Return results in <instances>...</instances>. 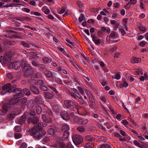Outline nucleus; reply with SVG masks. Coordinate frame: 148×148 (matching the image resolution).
Masks as SVG:
<instances>
[{"mask_svg":"<svg viewBox=\"0 0 148 148\" xmlns=\"http://www.w3.org/2000/svg\"><path fill=\"white\" fill-rule=\"evenodd\" d=\"M31 132L33 134V137L37 139L41 138L45 134V132L42 129L39 128L37 125H34L32 128Z\"/></svg>","mask_w":148,"mask_h":148,"instance_id":"f257e3e1","label":"nucleus"},{"mask_svg":"<svg viewBox=\"0 0 148 148\" xmlns=\"http://www.w3.org/2000/svg\"><path fill=\"white\" fill-rule=\"evenodd\" d=\"M67 92L69 96L72 97V98L74 99L80 104H82L85 102L82 99V97L79 93L78 91L76 89H74V92L69 90H68Z\"/></svg>","mask_w":148,"mask_h":148,"instance_id":"f03ea898","label":"nucleus"},{"mask_svg":"<svg viewBox=\"0 0 148 148\" xmlns=\"http://www.w3.org/2000/svg\"><path fill=\"white\" fill-rule=\"evenodd\" d=\"M14 94L13 95L14 98L10 100V103H12L14 101H16L24 96L23 90L20 88L15 89L14 90Z\"/></svg>","mask_w":148,"mask_h":148,"instance_id":"7ed1b4c3","label":"nucleus"},{"mask_svg":"<svg viewBox=\"0 0 148 148\" xmlns=\"http://www.w3.org/2000/svg\"><path fill=\"white\" fill-rule=\"evenodd\" d=\"M11 56L12 53L11 52H6L3 56L0 57V61L2 64H7L10 62Z\"/></svg>","mask_w":148,"mask_h":148,"instance_id":"20e7f679","label":"nucleus"},{"mask_svg":"<svg viewBox=\"0 0 148 148\" xmlns=\"http://www.w3.org/2000/svg\"><path fill=\"white\" fill-rule=\"evenodd\" d=\"M62 131L64 132L62 138L64 140H66L68 138L69 135L70 133L69 131V128L67 125L65 124L62 126Z\"/></svg>","mask_w":148,"mask_h":148,"instance_id":"39448f33","label":"nucleus"},{"mask_svg":"<svg viewBox=\"0 0 148 148\" xmlns=\"http://www.w3.org/2000/svg\"><path fill=\"white\" fill-rule=\"evenodd\" d=\"M72 138L73 142L75 145H78L81 143L83 139L82 136L76 134L73 136Z\"/></svg>","mask_w":148,"mask_h":148,"instance_id":"423d86ee","label":"nucleus"},{"mask_svg":"<svg viewBox=\"0 0 148 148\" xmlns=\"http://www.w3.org/2000/svg\"><path fill=\"white\" fill-rule=\"evenodd\" d=\"M77 112L80 115L86 116L88 115L89 113L84 108L78 106L77 108Z\"/></svg>","mask_w":148,"mask_h":148,"instance_id":"0eeeda50","label":"nucleus"},{"mask_svg":"<svg viewBox=\"0 0 148 148\" xmlns=\"http://www.w3.org/2000/svg\"><path fill=\"white\" fill-rule=\"evenodd\" d=\"M65 106L70 110H72L74 108V103L72 101L69 100H66L64 101Z\"/></svg>","mask_w":148,"mask_h":148,"instance_id":"6e6552de","label":"nucleus"},{"mask_svg":"<svg viewBox=\"0 0 148 148\" xmlns=\"http://www.w3.org/2000/svg\"><path fill=\"white\" fill-rule=\"evenodd\" d=\"M60 115L61 117L65 120H69L70 117L67 112L65 111H62L60 112Z\"/></svg>","mask_w":148,"mask_h":148,"instance_id":"1a4fd4ad","label":"nucleus"},{"mask_svg":"<svg viewBox=\"0 0 148 148\" xmlns=\"http://www.w3.org/2000/svg\"><path fill=\"white\" fill-rule=\"evenodd\" d=\"M14 104H13V103H10V101L9 103H4L2 106L3 110L5 111V112H7L8 111V109L10 107H11L12 105H13Z\"/></svg>","mask_w":148,"mask_h":148,"instance_id":"9d476101","label":"nucleus"},{"mask_svg":"<svg viewBox=\"0 0 148 148\" xmlns=\"http://www.w3.org/2000/svg\"><path fill=\"white\" fill-rule=\"evenodd\" d=\"M57 139V141L59 143V147L60 148H64L65 147V145L64 143L63 142H62V140H65L62 138V137H58L57 136V138H56Z\"/></svg>","mask_w":148,"mask_h":148,"instance_id":"9b49d317","label":"nucleus"},{"mask_svg":"<svg viewBox=\"0 0 148 148\" xmlns=\"http://www.w3.org/2000/svg\"><path fill=\"white\" fill-rule=\"evenodd\" d=\"M23 67V71L27 74L29 73L32 69V67L29 64H27L26 65L24 66Z\"/></svg>","mask_w":148,"mask_h":148,"instance_id":"f8f14e48","label":"nucleus"},{"mask_svg":"<svg viewBox=\"0 0 148 148\" xmlns=\"http://www.w3.org/2000/svg\"><path fill=\"white\" fill-rule=\"evenodd\" d=\"M29 121H27V122L28 123H32L36 124V125L37 126V124L38 123H39V119L38 117L37 116H35L33 118L30 119Z\"/></svg>","mask_w":148,"mask_h":148,"instance_id":"ddd939ff","label":"nucleus"},{"mask_svg":"<svg viewBox=\"0 0 148 148\" xmlns=\"http://www.w3.org/2000/svg\"><path fill=\"white\" fill-rule=\"evenodd\" d=\"M27 101V98L26 97H24L21 99H18L14 101L12 103H13L15 104L16 103H21L20 104H26V102Z\"/></svg>","mask_w":148,"mask_h":148,"instance_id":"4468645a","label":"nucleus"},{"mask_svg":"<svg viewBox=\"0 0 148 148\" xmlns=\"http://www.w3.org/2000/svg\"><path fill=\"white\" fill-rule=\"evenodd\" d=\"M10 85L11 84L8 83L4 85L2 87V89L3 91L2 92V93H3V95L4 94L7 92H8V90L9 87L10 86Z\"/></svg>","mask_w":148,"mask_h":148,"instance_id":"2eb2a0df","label":"nucleus"},{"mask_svg":"<svg viewBox=\"0 0 148 148\" xmlns=\"http://www.w3.org/2000/svg\"><path fill=\"white\" fill-rule=\"evenodd\" d=\"M85 93L86 95L89 97L90 100L92 102H93L95 101V99L93 98V96L91 94L90 92L88 89H85Z\"/></svg>","mask_w":148,"mask_h":148,"instance_id":"dca6fc26","label":"nucleus"},{"mask_svg":"<svg viewBox=\"0 0 148 148\" xmlns=\"http://www.w3.org/2000/svg\"><path fill=\"white\" fill-rule=\"evenodd\" d=\"M30 89L31 91L35 94L38 95L40 93L38 89L34 86H31L30 87Z\"/></svg>","mask_w":148,"mask_h":148,"instance_id":"f3484780","label":"nucleus"},{"mask_svg":"<svg viewBox=\"0 0 148 148\" xmlns=\"http://www.w3.org/2000/svg\"><path fill=\"white\" fill-rule=\"evenodd\" d=\"M92 41L94 42L95 44L99 45L101 43V40L97 38V37L95 36H92Z\"/></svg>","mask_w":148,"mask_h":148,"instance_id":"a211bd4d","label":"nucleus"},{"mask_svg":"<svg viewBox=\"0 0 148 148\" xmlns=\"http://www.w3.org/2000/svg\"><path fill=\"white\" fill-rule=\"evenodd\" d=\"M21 66V63L20 62H15L12 64L13 68L15 69H17L20 68Z\"/></svg>","mask_w":148,"mask_h":148,"instance_id":"6ab92c4d","label":"nucleus"},{"mask_svg":"<svg viewBox=\"0 0 148 148\" xmlns=\"http://www.w3.org/2000/svg\"><path fill=\"white\" fill-rule=\"evenodd\" d=\"M114 136L116 137H119V140L121 141H126L127 139L126 138L124 137L123 138H121V136L119 133L117 132H115L114 133Z\"/></svg>","mask_w":148,"mask_h":148,"instance_id":"aec40b11","label":"nucleus"},{"mask_svg":"<svg viewBox=\"0 0 148 148\" xmlns=\"http://www.w3.org/2000/svg\"><path fill=\"white\" fill-rule=\"evenodd\" d=\"M141 61V59L139 58H136L134 57L132 58L131 60V62L132 63H137L140 62Z\"/></svg>","mask_w":148,"mask_h":148,"instance_id":"412c9836","label":"nucleus"},{"mask_svg":"<svg viewBox=\"0 0 148 148\" xmlns=\"http://www.w3.org/2000/svg\"><path fill=\"white\" fill-rule=\"evenodd\" d=\"M26 120V117L25 115L22 116L19 119V123L20 124H22L25 123Z\"/></svg>","mask_w":148,"mask_h":148,"instance_id":"4be33fe9","label":"nucleus"},{"mask_svg":"<svg viewBox=\"0 0 148 148\" xmlns=\"http://www.w3.org/2000/svg\"><path fill=\"white\" fill-rule=\"evenodd\" d=\"M76 129L77 131L81 133L84 132L85 131V128L83 126H78Z\"/></svg>","mask_w":148,"mask_h":148,"instance_id":"5701e85b","label":"nucleus"},{"mask_svg":"<svg viewBox=\"0 0 148 148\" xmlns=\"http://www.w3.org/2000/svg\"><path fill=\"white\" fill-rule=\"evenodd\" d=\"M35 101L38 104H42L43 102L42 99L40 96H38L36 98Z\"/></svg>","mask_w":148,"mask_h":148,"instance_id":"b1692460","label":"nucleus"},{"mask_svg":"<svg viewBox=\"0 0 148 148\" xmlns=\"http://www.w3.org/2000/svg\"><path fill=\"white\" fill-rule=\"evenodd\" d=\"M85 139L88 141H89L91 142L94 141L95 140V138L92 137L90 135H88L85 136Z\"/></svg>","mask_w":148,"mask_h":148,"instance_id":"393cba45","label":"nucleus"},{"mask_svg":"<svg viewBox=\"0 0 148 148\" xmlns=\"http://www.w3.org/2000/svg\"><path fill=\"white\" fill-rule=\"evenodd\" d=\"M16 86L15 85H13L12 86L11 85L9 87L8 90V92H14V90H15Z\"/></svg>","mask_w":148,"mask_h":148,"instance_id":"a878e982","label":"nucleus"},{"mask_svg":"<svg viewBox=\"0 0 148 148\" xmlns=\"http://www.w3.org/2000/svg\"><path fill=\"white\" fill-rule=\"evenodd\" d=\"M134 144L136 146L140 148H144V146L142 145L139 142L136 140H134L133 141Z\"/></svg>","mask_w":148,"mask_h":148,"instance_id":"bb28decb","label":"nucleus"},{"mask_svg":"<svg viewBox=\"0 0 148 148\" xmlns=\"http://www.w3.org/2000/svg\"><path fill=\"white\" fill-rule=\"evenodd\" d=\"M21 111L19 108H16L13 110L14 113L15 115H17L21 113Z\"/></svg>","mask_w":148,"mask_h":148,"instance_id":"cd10ccee","label":"nucleus"},{"mask_svg":"<svg viewBox=\"0 0 148 148\" xmlns=\"http://www.w3.org/2000/svg\"><path fill=\"white\" fill-rule=\"evenodd\" d=\"M101 148H111V146L109 143H105L101 145L100 146Z\"/></svg>","mask_w":148,"mask_h":148,"instance_id":"c85d7f7f","label":"nucleus"},{"mask_svg":"<svg viewBox=\"0 0 148 148\" xmlns=\"http://www.w3.org/2000/svg\"><path fill=\"white\" fill-rule=\"evenodd\" d=\"M42 60L44 63L47 62L49 63L51 62V59L47 57H43Z\"/></svg>","mask_w":148,"mask_h":148,"instance_id":"c756f323","label":"nucleus"},{"mask_svg":"<svg viewBox=\"0 0 148 148\" xmlns=\"http://www.w3.org/2000/svg\"><path fill=\"white\" fill-rule=\"evenodd\" d=\"M44 73L46 76L48 78L51 77V71L46 69L44 71Z\"/></svg>","mask_w":148,"mask_h":148,"instance_id":"7c9ffc66","label":"nucleus"},{"mask_svg":"<svg viewBox=\"0 0 148 148\" xmlns=\"http://www.w3.org/2000/svg\"><path fill=\"white\" fill-rule=\"evenodd\" d=\"M77 89L79 90V91L80 93L83 95L84 94V92H85V89L83 88L81 86H79L77 87Z\"/></svg>","mask_w":148,"mask_h":148,"instance_id":"2f4dec72","label":"nucleus"},{"mask_svg":"<svg viewBox=\"0 0 148 148\" xmlns=\"http://www.w3.org/2000/svg\"><path fill=\"white\" fill-rule=\"evenodd\" d=\"M23 90L24 94L27 96H29L30 95V90L27 88H25Z\"/></svg>","mask_w":148,"mask_h":148,"instance_id":"473e14b6","label":"nucleus"},{"mask_svg":"<svg viewBox=\"0 0 148 148\" xmlns=\"http://www.w3.org/2000/svg\"><path fill=\"white\" fill-rule=\"evenodd\" d=\"M45 97L49 99H52L53 97V95L49 92H46L45 93Z\"/></svg>","mask_w":148,"mask_h":148,"instance_id":"72a5a7b5","label":"nucleus"},{"mask_svg":"<svg viewBox=\"0 0 148 148\" xmlns=\"http://www.w3.org/2000/svg\"><path fill=\"white\" fill-rule=\"evenodd\" d=\"M47 125V124L46 123H38L37 124V127L40 129H41V128L42 127H45Z\"/></svg>","mask_w":148,"mask_h":148,"instance_id":"f704fd0d","label":"nucleus"},{"mask_svg":"<svg viewBox=\"0 0 148 148\" xmlns=\"http://www.w3.org/2000/svg\"><path fill=\"white\" fill-rule=\"evenodd\" d=\"M110 35L111 37L114 38H116L118 36L117 33L114 32H112Z\"/></svg>","mask_w":148,"mask_h":148,"instance_id":"c9c22d12","label":"nucleus"},{"mask_svg":"<svg viewBox=\"0 0 148 148\" xmlns=\"http://www.w3.org/2000/svg\"><path fill=\"white\" fill-rule=\"evenodd\" d=\"M57 72L54 70L51 71V77L55 78L57 76Z\"/></svg>","mask_w":148,"mask_h":148,"instance_id":"e433bc0d","label":"nucleus"},{"mask_svg":"<svg viewBox=\"0 0 148 148\" xmlns=\"http://www.w3.org/2000/svg\"><path fill=\"white\" fill-rule=\"evenodd\" d=\"M21 45L25 47H30V44L28 42L25 41H21Z\"/></svg>","mask_w":148,"mask_h":148,"instance_id":"4c0bfd02","label":"nucleus"},{"mask_svg":"<svg viewBox=\"0 0 148 148\" xmlns=\"http://www.w3.org/2000/svg\"><path fill=\"white\" fill-rule=\"evenodd\" d=\"M42 11L45 14H48L50 12V10L46 8L45 6L43 7L42 8Z\"/></svg>","mask_w":148,"mask_h":148,"instance_id":"58836bf2","label":"nucleus"},{"mask_svg":"<svg viewBox=\"0 0 148 148\" xmlns=\"http://www.w3.org/2000/svg\"><path fill=\"white\" fill-rule=\"evenodd\" d=\"M39 58V56H31L29 57V60L30 61H31L32 62L33 61V60H36L38 59Z\"/></svg>","mask_w":148,"mask_h":148,"instance_id":"ea45409f","label":"nucleus"},{"mask_svg":"<svg viewBox=\"0 0 148 148\" xmlns=\"http://www.w3.org/2000/svg\"><path fill=\"white\" fill-rule=\"evenodd\" d=\"M73 119L74 122L77 123L78 124H80L81 119H80L77 116H74Z\"/></svg>","mask_w":148,"mask_h":148,"instance_id":"a19ab883","label":"nucleus"},{"mask_svg":"<svg viewBox=\"0 0 148 148\" xmlns=\"http://www.w3.org/2000/svg\"><path fill=\"white\" fill-rule=\"evenodd\" d=\"M88 122V120L87 119H81L80 124L85 125Z\"/></svg>","mask_w":148,"mask_h":148,"instance_id":"79ce46f5","label":"nucleus"},{"mask_svg":"<svg viewBox=\"0 0 148 148\" xmlns=\"http://www.w3.org/2000/svg\"><path fill=\"white\" fill-rule=\"evenodd\" d=\"M47 86L49 88L53 90L54 91L56 92H57L56 88V86L55 85H47Z\"/></svg>","mask_w":148,"mask_h":148,"instance_id":"37998d69","label":"nucleus"},{"mask_svg":"<svg viewBox=\"0 0 148 148\" xmlns=\"http://www.w3.org/2000/svg\"><path fill=\"white\" fill-rule=\"evenodd\" d=\"M86 148H93L94 147V145L93 143H88L86 145Z\"/></svg>","mask_w":148,"mask_h":148,"instance_id":"c03bdc74","label":"nucleus"},{"mask_svg":"<svg viewBox=\"0 0 148 148\" xmlns=\"http://www.w3.org/2000/svg\"><path fill=\"white\" fill-rule=\"evenodd\" d=\"M56 82L58 84H62L63 83L62 81L60 78L57 77V76L54 78Z\"/></svg>","mask_w":148,"mask_h":148,"instance_id":"a18cd8bd","label":"nucleus"},{"mask_svg":"<svg viewBox=\"0 0 148 148\" xmlns=\"http://www.w3.org/2000/svg\"><path fill=\"white\" fill-rule=\"evenodd\" d=\"M35 60H33V61L31 63L33 66L38 67L39 63L38 62V61H36Z\"/></svg>","mask_w":148,"mask_h":148,"instance_id":"49530a36","label":"nucleus"},{"mask_svg":"<svg viewBox=\"0 0 148 148\" xmlns=\"http://www.w3.org/2000/svg\"><path fill=\"white\" fill-rule=\"evenodd\" d=\"M36 110L37 114H40L41 112V108L39 106L36 107Z\"/></svg>","mask_w":148,"mask_h":148,"instance_id":"de8ad7c7","label":"nucleus"},{"mask_svg":"<svg viewBox=\"0 0 148 148\" xmlns=\"http://www.w3.org/2000/svg\"><path fill=\"white\" fill-rule=\"evenodd\" d=\"M41 73H39L36 72L33 73L32 75V76L34 78H38L40 76Z\"/></svg>","mask_w":148,"mask_h":148,"instance_id":"09e8293b","label":"nucleus"},{"mask_svg":"<svg viewBox=\"0 0 148 148\" xmlns=\"http://www.w3.org/2000/svg\"><path fill=\"white\" fill-rule=\"evenodd\" d=\"M60 73L63 75H66L65 76L66 78H68L69 77L68 75H67V71L64 69H62L60 72Z\"/></svg>","mask_w":148,"mask_h":148,"instance_id":"8fccbe9b","label":"nucleus"},{"mask_svg":"<svg viewBox=\"0 0 148 148\" xmlns=\"http://www.w3.org/2000/svg\"><path fill=\"white\" fill-rule=\"evenodd\" d=\"M14 129L17 132H20L22 130V128L20 126L18 125L16 126Z\"/></svg>","mask_w":148,"mask_h":148,"instance_id":"3c124183","label":"nucleus"},{"mask_svg":"<svg viewBox=\"0 0 148 148\" xmlns=\"http://www.w3.org/2000/svg\"><path fill=\"white\" fill-rule=\"evenodd\" d=\"M117 49V47L116 46H114L113 47L110 49L109 51L112 53L114 52V51Z\"/></svg>","mask_w":148,"mask_h":148,"instance_id":"603ef678","label":"nucleus"},{"mask_svg":"<svg viewBox=\"0 0 148 148\" xmlns=\"http://www.w3.org/2000/svg\"><path fill=\"white\" fill-rule=\"evenodd\" d=\"M14 117V114L12 113H11L10 114L8 115L7 116L8 119L10 120H12Z\"/></svg>","mask_w":148,"mask_h":148,"instance_id":"864d4df0","label":"nucleus"},{"mask_svg":"<svg viewBox=\"0 0 148 148\" xmlns=\"http://www.w3.org/2000/svg\"><path fill=\"white\" fill-rule=\"evenodd\" d=\"M138 28L140 31L144 32L146 31V28L143 26H140L138 27Z\"/></svg>","mask_w":148,"mask_h":148,"instance_id":"5fc2aeb1","label":"nucleus"},{"mask_svg":"<svg viewBox=\"0 0 148 148\" xmlns=\"http://www.w3.org/2000/svg\"><path fill=\"white\" fill-rule=\"evenodd\" d=\"M21 64V67H23L24 66H26L27 64V61L25 59H23L22 60V61Z\"/></svg>","mask_w":148,"mask_h":148,"instance_id":"6e6d98bb","label":"nucleus"},{"mask_svg":"<svg viewBox=\"0 0 148 148\" xmlns=\"http://www.w3.org/2000/svg\"><path fill=\"white\" fill-rule=\"evenodd\" d=\"M40 88L42 90L47 91L48 89V88L46 86L43 85H40Z\"/></svg>","mask_w":148,"mask_h":148,"instance_id":"4d7b16f0","label":"nucleus"},{"mask_svg":"<svg viewBox=\"0 0 148 148\" xmlns=\"http://www.w3.org/2000/svg\"><path fill=\"white\" fill-rule=\"evenodd\" d=\"M14 137L15 139H18L22 137V135L18 133H16L14 134Z\"/></svg>","mask_w":148,"mask_h":148,"instance_id":"13d9d810","label":"nucleus"},{"mask_svg":"<svg viewBox=\"0 0 148 148\" xmlns=\"http://www.w3.org/2000/svg\"><path fill=\"white\" fill-rule=\"evenodd\" d=\"M55 132V130L53 128H49L48 130V132L52 135L54 134Z\"/></svg>","mask_w":148,"mask_h":148,"instance_id":"bf43d9fd","label":"nucleus"},{"mask_svg":"<svg viewBox=\"0 0 148 148\" xmlns=\"http://www.w3.org/2000/svg\"><path fill=\"white\" fill-rule=\"evenodd\" d=\"M11 29L16 31H23V32H25L24 29L23 28H21L14 27L13 28H11Z\"/></svg>","mask_w":148,"mask_h":148,"instance_id":"052dcab7","label":"nucleus"},{"mask_svg":"<svg viewBox=\"0 0 148 148\" xmlns=\"http://www.w3.org/2000/svg\"><path fill=\"white\" fill-rule=\"evenodd\" d=\"M66 41H67L69 43L71 44L72 46H73V47H74L75 45V43L74 42H71L70 41V40L68 38H66Z\"/></svg>","mask_w":148,"mask_h":148,"instance_id":"680f3d73","label":"nucleus"},{"mask_svg":"<svg viewBox=\"0 0 148 148\" xmlns=\"http://www.w3.org/2000/svg\"><path fill=\"white\" fill-rule=\"evenodd\" d=\"M137 138L141 140H143L145 139V138L144 137H143L142 135L140 134L136 136Z\"/></svg>","mask_w":148,"mask_h":148,"instance_id":"e2e57ef3","label":"nucleus"},{"mask_svg":"<svg viewBox=\"0 0 148 148\" xmlns=\"http://www.w3.org/2000/svg\"><path fill=\"white\" fill-rule=\"evenodd\" d=\"M29 113L30 115L32 116H35L36 114L35 110L33 109L30 110H29Z\"/></svg>","mask_w":148,"mask_h":148,"instance_id":"0e129e2a","label":"nucleus"},{"mask_svg":"<svg viewBox=\"0 0 148 148\" xmlns=\"http://www.w3.org/2000/svg\"><path fill=\"white\" fill-rule=\"evenodd\" d=\"M38 67H39V68L40 69H44L46 68L44 64L40 63L39 64Z\"/></svg>","mask_w":148,"mask_h":148,"instance_id":"69168bd1","label":"nucleus"},{"mask_svg":"<svg viewBox=\"0 0 148 148\" xmlns=\"http://www.w3.org/2000/svg\"><path fill=\"white\" fill-rule=\"evenodd\" d=\"M66 148H74V147L69 142L66 145Z\"/></svg>","mask_w":148,"mask_h":148,"instance_id":"338daca9","label":"nucleus"},{"mask_svg":"<svg viewBox=\"0 0 148 148\" xmlns=\"http://www.w3.org/2000/svg\"><path fill=\"white\" fill-rule=\"evenodd\" d=\"M27 147V144L25 143H23L21 144L20 148H26Z\"/></svg>","mask_w":148,"mask_h":148,"instance_id":"774afa93","label":"nucleus"}]
</instances>
